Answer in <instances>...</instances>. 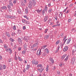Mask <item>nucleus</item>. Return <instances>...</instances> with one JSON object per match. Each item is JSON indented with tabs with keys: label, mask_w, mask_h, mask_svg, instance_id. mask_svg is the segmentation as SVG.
Segmentation results:
<instances>
[{
	"label": "nucleus",
	"mask_w": 76,
	"mask_h": 76,
	"mask_svg": "<svg viewBox=\"0 0 76 76\" xmlns=\"http://www.w3.org/2000/svg\"><path fill=\"white\" fill-rule=\"evenodd\" d=\"M63 65V64H61L59 65V66L60 67H62V66Z\"/></svg>",
	"instance_id": "obj_63"
},
{
	"label": "nucleus",
	"mask_w": 76,
	"mask_h": 76,
	"mask_svg": "<svg viewBox=\"0 0 76 76\" xmlns=\"http://www.w3.org/2000/svg\"><path fill=\"white\" fill-rule=\"evenodd\" d=\"M13 3L14 4H16V0L14 1H13Z\"/></svg>",
	"instance_id": "obj_58"
},
{
	"label": "nucleus",
	"mask_w": 76,
	"mask_h": 76,
	"mask_svg": "<svg viewBox=\"0 0 76 76\" xmlns=\"http://www.w3.org/2000/svg\"><path fill=\"white\" fill-rule=\"evenodd\" d=\"M38 71H39V72L40 73H42V71L44 70L43 69H38Z\"/></svg>",
	"instance_id": "obj_23"
},
{
	"label": "nucleus",
	"mask_w": 76,
	"mask_h": 76,
	"mask_svg": "<svg viewBox=\"0 0 76 76\" xmlns=\"http://www.w3.org/2000/svg\"><path fill=\"white\" fill-rule=\"evenodd\" d=\"M5 17L7 18H10L11 16L9 15H6Z\"/></svg>",
	"instance_id": "obj_38"
},
{
	"label": "nucleus",
	"mask_w": 76,
	"mask_h": 76,
	"mask_svg": "<svg viewBox=\"0 0 76 76\" xmlns=\"http://www.w3.org/2000/svg\"><path fill=\"white\" fill-rule=\"evenodd\" d=\"M15 60H17L18 58H17V57H16V54H15Z\"/></svg>",
	"instance_id": "obj_48"
},
{
	"label": "nucleus",
	"mask_w": 76,
	"mask_h": 76,
	"mask_svg": "<svg viewBox=\"0 0 76 76\" xmlns=\"http://www.w3.org/2000/svg\"><path fill=\"white\" fill-rule=\"evenodd\" d=\"M51 11H52V10L51 9H50L48 10V12L49 13H50V12H51Z\"/></svg>",
	"instance_id": "obj_55"
},
{
	"label": "nucleus",
	"mask_w": 76,
	"mask_h": 76,
	"mask_svg": "<svg viewBox=\"0 0 76 76\" xmlns=\"http://www.w3.org/2000/svg\"><path fill=\"white\" fill-rule=\"evenodd\" d=\"M49 36L48 35H46L45 37L44 38L45 39H48V38H49Z\"/></svg>",
	"instance_id": "obj_31"
},
{
	"label": "nucleus",
	"mask_w": 76,
	"mask_h": 76,
	"mask_svg": "<svg viewBox=\"0 0 76 76\" xmlns=\"http://www.w3.org/2000/svg\"><path fill=\"white\" fill-rule=\"evenodd\" d=\"M17 12L18 13L20 14L21 12L20 11V10H18L17 11Z\"/></svg>",
	"instance_id": "obj_47"
},
{
	"label": "nucleus",
	"mask_w": 76,
	"mask_h": 76,
	"mask_svg": "<svg viewBox=\"0 0 76 76\" xmlns=\"http://www.w3.org/2000/svg\"><path fill=\"white\" fill-rule=\"evenodd\" d=\"M21 5H22V6H25V5L24 4H23V3H22L21 4Z\"/></svg>",
	"instance_id": "obj_60"
},
{
	"label": "nucleus",
	"mask_w": 76,
	"mask_h": 76,
	"mask_svg": "<svg viewBox=\"0 0 76 76\" xmlns=\"http://www.w3.org/2000/svg\"><path fill=\"white\" fill-rule=\"evenodd\" d=\"M10 40L12 42H13L15 41V40L12 39V38H10Z\"/></svg>",
	"instance_id": "obj_39"
},
{
	"label": "nucleus",
	"mask_w": 76,
	"mask_h": 76,
	"mask_svg": "<svg viewBox=\"0 0 76 76\" xmlns=\"http://www.w3.org/2000/svg\"><path fill=\"white\" fill-rule=\"evenodd\" d=\"M47 47V46L46 45H45L43 46H42L41 47V49H44L45 48V47Z\"/></svg>",
	"instance_id": "obj_29"
},
{
	"label": "nucleus",
	"mask_w": 76,
	"mask_h": 76,
	"mask_svg": "<svg viewBox=\"0 0 76 76\" xmlns=\"http://www.w3.org/2000/svg\"><path fill=\"white\" fill-rule=\"evenodd\" d=\"M37 67H42V65L41 64H39L37 65Z\"/></svg>",
	"instance_id": "obj_45"
},
{
	"label": "nucleus",
	"mask_w": 76,
	"mask_h": 76,
	"mask_svg": "<svg viewBox=\"0 0 76 76\" xmlns=\"http://www.w3.org/2000/svg\"><path fill=\"white\" fill-rule=\"evenodd\" d=\"M26 50H23V51L22 52V54H25L26 53Z\"/></svg>",
	"instance_id": "obj_33"
},
{
	"label": "nucleus",
	"mask_w": 76,
	"mask_h": 76,
	"mask_svg": "<svg viewBox=\"0 0 76 76\" xmlns=\"http://www.w3.org/2000/svg\"><path fill=\"white\" fill-rule=\"evenodd\" d=\"M45 53H47V54H48L49 53V50H48V49L47 48L45 49V50H44Z\"/></svg>",
	"instance_id": "obj_15"
},
{
	"label": "nucleus",
	"mask_w": 76,
	"mask_h": 76,
	"mask_svg": "<svg viewBox=\"0 0 76 76\" xmlns=\"http://www.w3.org/2000/svg\"><path fill=\"white\" fill-rule=\"evenodd\" d=\"M18 60H19V61H23V60H22V58H21L19 56H18Z\"/></svg>",
	"instance_id": "obj_19"
},
{
	"label": "nucleus",
	"mask_w": 76,
	"mask_h": 76,
	"mask_svg": "<svg viewBox=\"0 0 76 76\" xmlns=\"http://www.w3.org/2000/svg\"><path fill=\"white\" fill-rule=\"evenodd\" d=\"M42 14L44 15V14H45V10L44 9L42 11Z\"/></svg>",
	"instance_id": "obj_34"
},
{
	"label": "nucleus",
	"mask_w": 76,
	"mask_h": 76,
	"mask_svg": "<svg viewBox=\"0 0 76 76\" xmlns=\"http://www.w3.org/2000/svg\"><path fill=\"white\" fill-rule=\"evenodd\" d=\"M36 11H37V12H38V13H41V10H36Z\"/></svg>",
	"instance_id": "obj_44"
},
{
	"label": "nucleus",
	"mask_w": 76,
	"mask_h": 76,
	"mask_svg": "<svg viewBox=\"0 0 76 76\" xmlns=\"http://www.w3.org/2000/svg\"><path fill=\"white\" fill-rule=\"evenodd\" d=\"M70 41H71V39H68L66 42L67 44H69L70 43Z\"/></svg>",
	"instance_id": "obj_27"
},
{
	"label": "nucleus",
	"mask_w": 76,
	"mask_h": 76,
	"mask_svg": "<svg viewBox=\"0 0 76 76\" xmlns=\"http://www.w3.org/2000/svg\"><path fill=\"white\" fill-rule=\"evenodd\" d=\"M4 48L7 49V48H9V47H8V46H7V45H6V44H4Z\"/></svg>",
	"instance_id": "obj_22"
},
{
	"label": "nucleus",
	"mask_w": 76,
	"mask_h": 76,
	"mask_svg": "<svg viewBox=\"0 0 76 76\" xmlns=\"http://www.w3.org/2000/svg\"><path fill=\"white\" fill-rule=\"evenodd\" d=\"M46 72H48V67L46 68Z\"/></svg>",
	"instance_id": "obj_62"
},
{
	"label": "nucleus",
	"mask_w": 76,
	"mask_h": 76,
	"mask_svg": "<svg viewBox=\"0 0 76 76\" xmlns=\"http://www.w3.org/2000/svg\"><path fill=\"white\" fill-rule=\"evenodd\" d=\"M32 4L34 6H35V4H36V1L35 0H32Z\"/></svg>",
	"instance_id": "obj_10"
},
{
	"label": "nucleus",
	"mask_w": 76,
	"mask_h": 76,
	"mask_svg": "<svg viewBox=\"0 0 76 76\" xmlns=\"http://www.w3.org/2000/svg\"><path fill=\"white\" fill-rule=\"evenodd\" d=\"M7 6V7L9 9H10V8H11V7H10L11 6L10 5L8 4Z\"/></svg>",
	"instance_id": "obj_40"
},
{
	"label": "nucleus",
	"mask_w": 76,
	"mask_h": 76,
	"mask_svg": "<svg viewBox=\"0 0 76 76\" xmlns=\"http://www.w3.org/2000/svg\"><path fill=\"white\" fill-rule=\"evenodd\" d=\"M60 44V40H58L56 41V45H58V44Z\"/></svg>",
	"instance_id": "obj_36"
},
{
	"label": "nucleus",
	"mask_w": 76,
	"mask_h": 76,
	"mask_svg": "<svg viewBox=\"0 0 76 76\" xmlns=\"http://www.w3.org/2000/svg\"><path fill=\"white\" fill-rule=\"evenodd\" d=\"M48 17L47 16H45L44 19V22H47V20H48Z\"/></svg>",
	"instance_id": "obj_7"
},
{
	"label": "nucleus",
	"mask_w": 76,
	"mask_h": 76,
	"mask_svg": "<svg viewBox=\"0 0 76 76\" xmlns=\"http://www.w3.org/2000/svg\"><path fill=\"white\" fill-rule=\"evenodd\" d=\"M48 31V28L46 29L45 31V33H47V32Z\"/></svg>",
	"instance_id": "obj_52"
},
{
	"label": "nucleus",
	"mask_w": 76,
	"mask_h": 76,
	"mask_svg": "<svg viewBox=\"0 0 76 76\" xmlns=\"http://www.w3.org/2000/svg\"><path fill=\"white\" fill-rule=\"evenodd\" d=\"M66 56H67V54H65L62 56L61 58L62 59V60H63V59H64Z\"/></svg>",
	"instance_id": "obj_17"
},
{
	"label": "nucleus",
	"mask_w": 76,
	"mask_h": 76,
	"mask_svg": "<svg viewBox=\"0 0 76 76\" xmlns=\"http://www.w3.org/2000/svg\"><path fill=\"white\" fill-rule=\"evenodd\" d=\"M9 5L11 6H13V3L12 2V0H10V1H9Z\"/></svg>",
	"instance_id": "obj_16"
},
{
	"label": "nucleus",
	"mask_w": 76,
	"mask_h": 76,
	"mask_svg": "<svg viewBox=\"0 0 76 76\" xmlns=\"http://www.w3.org/2000/svg\"><path fill=\"white\" fill-rule=\"evenodd\" d=\"M28 7L30 9H32V2L30 1L29 2Z\"/></svg>",
	"instance_id": "obj_4"
},
{
	"label": "nucleus",
	"mask_w": 76,
	"mask_h": 76,
	"mask_svg": "<svg viewBox=\"0 0 76 76\" xmlns=\"http://www.w3.org/2000/svg\"><path fill=\"white\" fill-rule=\"evenodd\" d=\"M25 72H26V69H24L23 70V72L24 73H25Z\"/></svg>",
	"instance_id": "obj_61"
},
{
	"label": "nucleus",
	"mask_w": 76,
	"mask_h": 76,
	"mask_svg": "<svg viewBox=\"0 0 76 76\" xmlns=\"http://www.w3.org/2000/svg\"><path fill=\"white\" fill-rule=\"evenodd\" d=\"M25 12L26 14L28 13V7H26L25 9Z\"/></svg>",
	"instance_id": "obj_14"
},
{
	"label": "nucleus",
	"mask_w": 76,
	"mask_h": 76,
	"mask_svg": "<svg viewBox=\"0 0 76 76\" xmlns=\"http://www.w3.org/2000/svg\"><path fill=\"white\" fill-rule=\"evenodd\" d=\"M22 22L23 23H25V22H26V20L25 19H23L22 20Z\"/></svg>",
	"instance_id": "obj_49"
},
{
	"label": "nucleus",
	"mask_w": 76,
	"mask_h": 76,
	"mask_svg": "<svg viewBox=\"0 0 76 76\" xmlns=\"http://www.w3.org/2000/svg\"><path fill=\"white\" fill-rule=\"evenodd\" d=\"M24 39L26 41V42H27L28 39H29L28 38V37H24Z\"/></svg>",
	"instance_id": "obj_21"
},
{
	"label": "nucleus",
	"mask_w": 76,
	"mask_h": 76,
	"mask_svg": "<svg viewBox=\"0 0 76 76\" xmlns=\"http://www.w3.org/2000/svg\"><path fill=\"white\" fill-rule=\"evenodd\" d=\"M6 34L7 36L8 37H10V35L9 33L6 32Z\"/></svg>",
	"instance_id": "obj_20"
},
{
	"label": "nucleus",
	"mask_w": 76,
	"mask_h": 76,
	"mask_svg": "<svg viewBox=\"0 0 76 76\" xmlns=\"http://www.w3.org/2000/svg\"><path fill=\"white\" fill-rule=\"evenodd\" d=\"M71 20L72 19H69L68 20V23H69V22H70Z\"/></svg>",
	"instance_id": "obj_51"
},
{
	"label": "nucleus",
	"mask_w": 76,
	"mask_h": 76,
	"mask_svg": "<svg viewBox=\"0 0 76 76\" xmlns=\"http://www.w3.org/2000/svg\"><path fill=\"white\" fill-rule=\"evenodd\" d=\"M23 17L25 18H26L27 20H29V18H28V17L26 15H24Z\"/></svg>",
	"instance_id": "obj_32"
},
{
	"label": "nucleus",
	"mask_w": 76,
	"mask_h": 76,
	"mask_svg": "<svg viewBox=\"0 0 76 76\" xmlns=\"http://www.w3.org/2000/svg\"><path fill=\"white\" fill-rule=\"evenodd\" d=\"M48 7H50L51 6V3H50L49 4H48Z\"/></svg>",
	"instance_id": "obj_64"
},
{
	"label": "nucleus",
	"mask_w": 76,
	"mask_h": 76,
	"mask_svg": "<svg viewBox=\"0 0 76 76\" xmlns=\"http://www.w3.org/2000/svg\"><path fill=\"white\" fill-rule=\"evenodd\" d=\"M0 9H2V10H6V9H7V7L5 6H4L2 7H1L0 8Z\"/></svg>",
	"instance_id": "obj_13"
},
{
	"label": "nucleus",
	"mask_w": 76,
	"mask_h": 76,
	"mask_svg": "<svg viewBox=\"0 0 76 76\" xmlns=\"http://www.w3.org/2000/svg\"><path fill=\"white\" fill-rule=\"evenodd\" d=\"M13 30H16V26L15 25H14L13 27Z\"/></svg>",
	"instance_id": "obj_42"
},
{
	"label": "nucleus",
	"mask_w": 76,
	"mask_h": 76,
	"mask_svg": "<svg viewBox=\"0 0 76 76\" xmlns=\"http://www.w3.org/2000/svg\"><path fill=\"white\" fill-rule=\"evenodd\" d=\"M3 69H5L6 68V66L5 65H4L3 66Z\"/></svg>",
	"instance_id": "obj_43"
},
{
	"label": "nucleus",
	"mask_w": 76,
	"mask_h": 76,
	"mask_svg": "<svg viewBox=\"0 0 76 76\" xmlns=\"http://www.w3.org/2000/svg\"><path fill=\"white\" fill-rule=\"evenodd\" d=\"M68 46H65V48L63 49V51L64 52H65V51H66L68 50Z\"/></svg>",
	"instance_id": "obj_8"
},
{
	"label": "nucleus",
	"mask_w": 76,
	"mask_h": 76,
	"mask_svg": "<svg viewBox=\"0 0 76 76\" xmlns=\"http://www.w3.org/2000/svg\"><path fill=\"white\" fill-rule=\"evenodd\" d=\"M75 60H76V58H75V57H73L72 59H71V63L72 64H74V63H75Z\"/></svg>",
	"instance_id": "obj_2"
},
{
	"label": "nucleus",
	"mask_w": 76,
	"mask_h": 76,
	"mask_svg": "<svg viewBox=\"0 0 76 76\" xmlns=\"http://www.w3.org/2000/svg\"><path fill=\"white\" fill-rule=\"evenodd\" d=\"M11 34H12L11 35L12 36H15V35H16V33L15 32H14V33L12 32Z\"/></svg>",
	"instance_id": "obj_37"
},
{
	"label": "nucleus",
	"mask_w": 76,
	"mask_h": 76,
	"mask_svg": "<svg viewBox=\"0 0 76 76\" xmlns=\"http://www.w3.org/2000/svg\"><path fill=\"white\" fill-rule=\"evenodd\" d=\"M14 18H15V16H11L10 19H14Z\"/></svg>",
	"instance_id": "obj_46"
},
{
	"label": "nucleus",
	"mask_w": 76,
	"mask_h": 76,
	"mask_svg": "<svg viewBox=\"0 0 76 76\" xmlns=\"http://www.w3.org/2000/svg\"><path fill=\"white\" fill-rule=\"evenodd\" d=\"M25 23L26 24H29L30 23L28 21H26Z\"/></svg>",
	"instance_id": "obj_41"
},
{
	"label": "nucleus",
	"mask_w": 76,
	"mask_h": 76,
	"mask_svg": "<svg viewBox=\"0 0 76 76\" xmlns=\"http://www.w3.org/2000/svg\"><path fill=\"white\" fill-rule=\"evenodd\" d=\"M66 37H67L66 36H65L64 37V38L63 39V41H64V40H65V39H66Z\"/></svg>",
	"instance_id": "obj_54"
},
{
	"label": "nucleus",
	"mask_w": 76,
	"mask_h": 76,
	"mask_svg": "<svg viewBox=\"0 0 76 76\" xmlns=\"http://www.w3.org/2000/svg\"><path fill=\"white\" fill-rule=\"evenodd\" d=\"M32 63L33 64H35V65H36V64H38V62L37 61H36L35 59H34L32 60Z\"/></svg>",
	"instance_id": "obj_3"
},
{
	"label": "nucleus",
	"mask_w": 76,
	"mask_h": 76,
	"mask_svg": "<svg viewBox=\"0 0 76 76\" xmlns=\"http://www.w3.org/2000/svg\"><path fill=\"white\" fill-rule=\"evenodd\" d=\"M67 39H66L64 40H63V41H64L63 43L64 44H65V42H66V41H67Z\"/></svg>",
	"instance_id": "obj_53"
},
{
	"label": "nucleus",
	"mask_w": 76,
	"mask_h": 76,
	"mask_svg": "<svg viewBox=\"0 0 76 76\" xmlns=\"http://www.w3.org/2000/svg\"><path fill=\"white\" fill-rule=\"evenodd\" d=\"M76 51V47L75 46L74 47V49L72 50V56H75L76 55V53H75V52Z\"/></svg>",
	"instance_id": "obj_1"
},
{
	"label": "nucleus",
	"mask_w": 76,
	"mask_h": 76,
	"mask_svg": "<svg viewBox=\"0 0 76 76\" xmlns=\"http://www.w3.org/2000/svg\"><path fill=\"white\" fill-rule=\"evenodd\" d=\"M23 29H24V30L26 29V26H23Z\"/></svg>",
	"instance_id": "obj_57"
},
{
	"label": "nucleus",
	"mask_w": 76,
	"mask_h": 76,
	"mask_svg": "<svg viewBox=\"0 0 76 76\" xmlns=\"http://www.w3.org/2000/svg\"><path fill=\"white\" fill-rule=\"evenodd\" d=\"M59 48H60V46H58V47L57 48L56 51L55 52V53H58V51L59 50Z\"/></svg>",
	"instance_id": "obj_18"
},
{
	"label": "nucleus",
	"mask_w": 76,
	"mask_h": 76,
	"mask_svg": "<svg viewBox=\"0 0 76 76\" xmlns=\"http://www.w3.org/2000/svg\"><path fill=\"white\" fill-rule=\"evenodd\" d=\"M37 54L38 56H40V55H41V50H37Z\"/></svg>",
	"instance_id": "obj_6"
},
{
	"label": "nucleus",
	"mask_w": 76,
	"mask_h": 76,
	"mask_svg": "<svg viewBox=\"0 0 76 76\" xmlns=\"http://www.w3.org/2000/svg\"><path fill=\"white\" fill-rule=\"evenodd\" d=\"M31 66L29 65H27V67L26 68V70H29V67H30Z\"/></svg>",
	"instance_id": "obj_26"
},
{
	"label": "nucleus",
	"mask_w": 76,
	"mask_h": 76,
	"mask_svg": "<svg viewBox=\"0 0 76 76\" xmlns=\"http://www.w3.org/2000/svg\"><path fill=\"white\" fill-rule=\"evenodd\" d=\"M59 17L61 19H63L64 17L63 15V13L61 12L59 14Z\"/></svg>",
	"instance_id": "obj_5"
},
{
	"label": "nucleus",
	"mask_w": 76,
	"mask_h": 76,
	"mask_svg": "<svg viewBox=\"0 0 76 76\" xmlns=\"http://www.w3.org/2000/svg\"><path fill=\"white\" fill-rule=\"evenodd\" d=\"M51 20V19L49 18V20H48L47 21V22L48 23V25H49V24H50V23H51V22H50V21Z\"/></svg>",
	"instance_id": "obj_30"
},
{
	"label": "nucleus",
	"mask_w": 76,
	"mask_h": 76,
	"mask_svg": "<svg viewBox=\"0 0 76 76\" xmlns=\"http://www.w3.org/2000/svg\"><path fill=\"white\" fill-rule=\"evenodd\" d=\"M9 51H10L9 54H11L12 53V49H11V48H9Z\"/></svg>",
	"instance_id": "obj_24"
},
{
	"label": "nucleus",
	"mask_w": 76,
	"mask_h": 76,
	"mask_svg": "<svg viewBox=\"0 0 76 76\" xmlns=\"http://www.w3.org/2000/svg\"><path fill=\"white\" fill-rule=\"evenodd\" d=\"M18 42L20 44H22V40L20 39V38H18Z\"/></svg>",
	"instance_id": "obj_12"
},
{
	"label": "nucleus",
	"mask_w": 76,
	"mask_h": 76,
	"mask_svg": "<svg viewBox=\"0 0 76 76\" xmlns=\"http://www.w3.org/2000/svg\"><path fill=\"white\" fill-rule=\"evenodd\" d=\"M68 58H69V56H67L66 58L64 59V61H66L68 60Z\"/></svg>",
	"instance_id": "obj_35"
},
{
	"label": "nucleus",
	"mask_w": 76,
	"mask_h": 76,
	"mask_svg": "<svg viewBox=\"0 0 76 76\" xmlns=\"http://www.w3.org/2000/svg\"><path fill=\"white\" fill-rule=\"evenodd\" d=\"M49 61H51L52 63H54V60H53V58L51 57L50 58Z\"/></svg>",
	"instance_id": "obj_11"
},
{
	"label": "nucleus",
	"mask_w": 76,
	"mask_h": 76,
	"mask_svg": "<svg viewBox=\"0 0 76 76\" xmlns=\"http://www.w3.org/2000/svg\"><path fill=\"white\" fill-rule=\"evenodd\" d=\"M18 32L20 33H21V32H22V31H21L20 30H18Z\"/></svg>",
	"instance_id": "obj_59"
},
{
	"label": "nucleus",
	"mask_w": 76,
	"mask_h": 76,
	"mask_svg": "<svg viewBox=\"0 0 76 76\" xmlns=\"http://www.w3.org/2000/svg\"><path fill=\"white\" fill-rule=\"evenodd\" d=\"M23 47L25 50H27V45L25 43L23 45Z\"/></svg>",
	"instance_id": "obj_9"
},
{
	"label": "nucleus",
	"mask_w": 76,
	"mask_h": 76,
	"mask_svg": "<svg viewBox=\"0 0 76 76\" xmlns=\"http://www.w3.org/2000/svg\"><path fill=\"white\" fill-rule=\"evenodd\" d=\"M55 19H56V20H57V19H58V18H57V16H56L55 17Z\"/></svg>",
	"instance_id": "obj_56"
},
{
	"label": "nucleus",
	"mask_w": 76,
	"mask_h": 76,
	"mask_svg": "<svg viewBox=\"0 0 76 76\" xmlns=\"http://www.w3.org/2000/svg\"><path fill=\"white\" fill-rule=\"evenodd\" d=\"M44 10H45V12H47V10H48V7L47 6V5H46L45 7V9H44Z\"/></svg>",
	"instance_id": "obj_28"
},
{
	"label": "nucleus",
	"mask_w": 76,
	"mask_h": 76,
	"mask_svg": "<svg viewBox=\"0 0 76 76\" xmlns=\"http://www.w3.org/2000/svg\"><path fill=\"white\" fill-rule=\"evenodd\" d=\"M21 50H22V48H21V47H19L18 49V51H20Z\"/></svg>",
	"instance_id": "obj_50"
},
{
	"label": "nucleus",
	"mask_w": 76,
	"mask_h": 76,
	"mask_svg": "<svg viewBox=\"0 0 76 76\" xmlns=\"http://www.w3.org/2000/svg\"><path fill=\"white\" fill-rule=\"evenodd\" d=\"M38 45V43H36L34 44L33 45L34 47H37Z\"/></svg>",
	"instance_id": "obj_25"
}]
</instances>
